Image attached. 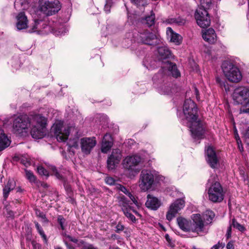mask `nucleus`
<instances>
[{"label": "nucleus", "mask_w": 249, "mask_h": 249, "mask_svg": "<svg viewBox=\"0 0 249 249\" xmlns=\"http://www.w3.org/2000/svg\"><path fill=\"white\" fill-rule=\"evenodd\" d=\"M122 159L121 151L118 149H113L111 154L107 160V167L109 169H113L118 164Z\"/></svg>", "instance_id": "17"}, {"label": "nucleus", "mask_w": 249, "mask_h": 249, "mask_svg": "<svg viewBox=\"0 0 249 249\" xmlns=\"http://www.w3.org/2000/svg\"><path fill=\"white\" fill-rule=\"evenodd\" d=\"M141 161V158L138 155L127 156L123 160V165L125 169L129 171H134L137 173L139 172V170L136 169L135 167L139 165Z\"/></svg>", "instance_id": "14"}, {"label": "nucleus", "mask_w": 249, "mask_h": 249, "mask_svg": "<svg viewBox=\"0 0 249 249\" xmlns=\"http://www.w3.org/2000/svg\"><path fill=\"white\" fill-rule=\"evenodd\" d=\"M220 247V245L218 244H217V245H215L214 246H213L211 249H218Z\"/></svg>", "instance_id": "58"}, {"label": "nucleus", "mask_w": 249, "mask_h": 249, "mask_svg": "<svg viewBox=\"0 0 249 249\" xmlns=\"http://www.w3.org/2000/svg\"><path fill=\"white\" fill-rule=\"evenodd\" d=\"M22 4V2H20L19 0H16L15 2V6L16 7V6H17L18 4Z\"/></svg>", "instance_id": "59"}, {"label": "nucleus", "mask_w": 249, "mask_h": 249, "mask_svg": "<svg viewBox=\"0 0 249 249\" xmlns=\"http://www.w3.org/2000/svg\"><path fill=\"white\" fill-rule=\"evenodd\" d=\"M38 173L41 176H48V171L41 166H39L37 168Z\"/></svg>", "instance_id": "41"}, {"label": "nucleus", "mask_w": 249, "mask_h": 249, "mask_svg": "<svg viewBox=\"0 0 249 249\" xmlns=\"http://www.w3.org/2000/svg\"><path fill=\"white\" fill-rule=\"evenodd\" d=\"M89 249H98L96 247H94V246L91 244V247H90Z\"/></svg>", "instance_id": "62"}, {"label": "nucleus", "mask_w": 249, "mask_h": 249, "mask_svg": "<svg viewBox=\"0 0 249 249\" xmlns=\"http://www.w3.org/2000/svg\"><path fill=\"white\" fill-rule=\"evenodd\" d=\"M154 181V177L151 171L144 170L141 172L139 186L143 191L149 189Z\"/></svg>", "instance_id": "8"}, {"label": "nucleus", "mask_w": 249, "mask_h": 249, "mask_svg": "<svg viewBox=\"0 0 249 249\" xmlns=\"http://www.w3.org/2000/svg\"><path fill=\"white\" fill-rule=\"evenodd\" d=\"M239 150L240 152H242L243 151V147L241 144V141L240 139H237V142Z\"/></svg>", "instance_id": "54"}, {"label": "nucleus", "mask_w": 249, "mask_h": 249, "mask_svg": "<svg viewBox=\"0 0 249 249\" xmlns=\"http://www.w3.org/2000/svg\"><path fill=\"white\" fill-rule=\"evenodd\" d=\"M40 11L47 16H51L57 13L61 8L58 0H39Z\"/></svg>", "instance_id": "6"}, {"label": "nucleus", "mask_w": 249, "mask_h": 249, "mask_svg": "<svg viewBox=\"0 0 249 249\" xmlns=\"http://www.w3.org/2000/svg\"><path fill=\"white\" fill-rule=\"evenodd\" d=\"M203 39L210 44L214 43L217 40V36L215 31L212 28H209L202 32Z\"/></svg>", "instance_id": "22"}, {"label": "nucleus", "mask_w": 249, "mask_h": 249, "mask_svg": "<svg viewBox=\"0 0 249 249\" xmlns=\"http://www.w3.org/2000/svg\"><path fill=\"white\" fill-rule=\"evenodd\" d=\"M162 73H164L165 75L172 74V75L175 77H178L180 75L176 65L175 64L170 62L168 60H166L164 62V65L162 66L161 70L154 77V79L155 80L159 76H161Z\"/></svg>", "instance_id": "11"}, {"label": "nucleus", "mask_w": 249, "mask_h": 249, "mask_svg": "<svg viewBox=\"0 0 249 249\" xmlns=\"http://www.w3.org/2000/svg\"><path fill=\"white\" fill-rule=\"evenodd\" d=\"M177 221L178 227L182 231L185 232L192 231L191 220L179 216L177 218Z\"/></svg>", "instance_id": "21"}, {"label": "nucleus", "mask_w": 249, "mask_h": 249, "mask_svg": "<svg viewBox=\"0 0 249 249\" xmlns=\"http://www.w3.org/2000/svg\"><path fill=\"white\" fill-rule=\"evenodd\" d=\"M117 189L128 196L132 201L137 206H139V204L135 197L124 186L122 185L118 184L116 186Z\"/></svg>", "instance_id": "29"}, {"label": "nucleus", "mask_w": 249, "mask_h": 249, "mask_svg": "<svg viewBox=\"0 0 249 249\" xmlns=\"http://www.w3.org/2000/svg\"><path fill=\"white\" fill-rule=\"evenodd\" d=\"M25 176L26 178L31 183H35L36 181V178L35 176L34 175L33 172L31 171L28 170L27 169L25 170Z\"/></svg>", "instance_id": "35"}, {"label": "nucleus", "mask_w": 249, "mask_h": 249, "mask_svg": "<svg viewBox=\"0 0 249 249\" xmlns=\"http://www.w3.org/2000/svg\"><path fill=\"white\" fill-rule=\"evenodd\" d=\"M11 143L7 135L2 129H0V151L8 147Z\"/></svg>", "instance_id": "26"}, {"label": "nucleus", "mask_w": 249, "mask_h": 249, "mask_svg": "<svg viewBox=\"0 0 249 249\" xmlns=\"http://www.w3.org/2000/svg\"><path fill=\"white\" fill-rule=\"evenodd\" d=\"M9 188L8 187H6V186L3 189V196L5 198H7L9 192L13 190L12 189H8Z\"/></svg>", "instance_id": "49"}, {"label": "nucleus", "mask_w": 249, "mask_h": 249, "mask_svg": "<svg viewBox=\"0 0 249 249\" xmlns=\"http://www.w3.org/2000/svg\"><path fill=\"white\" fill-rule=\"evenodd\" d=\"M113 3L112 0H107L106 4L105 6V11L107 13H108L110 12V7Z\"/></svg>", "instance_id": "43"}, {"label": "nucleus", "mask_w": 249, "mask_h": 249, "mask_svg": "<svg viewBox=\"0 0 249 249\" xmlns=\"http://www.w3.org/2000/svg\"><path fill=\"white\" fill-rule=\"evenodd\" d=\"M206 160L208 164L212 168H216L218 164V159L213 148L210 146H208L206 150Z\"/></svg>", "instance_id": "18"}, {"label": "nucleus", "mask_w": 249, "mask_h": 249, "mask_svg": "<svg viewBox=\"0 0 249 249\" xmlns=\"http://www.w3.org/2000/svg\"><path fill=\"white\" fill-rule=\"evenodd\" d=\"M16 183L15 181L13 179H10L8 180L6 186L8 187V189H12L13 190L15 187Z\"/></svg>", "instance_id": "46"}, {"label": "nucleus", "mask_w": 249, "mask_h": 249, "mask_svg": "<svg viewBox=\"0 0 249 249\" xmlns=\"http://www.w3.org/2000/svg\"><path fill=\"white\" fill-rule=\"evenodd\" d=\"M97 143L96 138L92 137H84L80 140L81 152L85 155H89Z\"/></svg>", "instance_id": "13"}, {"label": "nucleus", "mask_w": 249, "mask_h": 249, "mask_svg": "<svg viewBox=\"0 0 249 249\" xmlns=\"http://www.w3.org/2000/svg\"><path fill=\"white\" fill-rule=\"evenodd\" d=\"M57 222L60 226L61 229L62 230H65L67 226V222L66 219L62 215L58 216Z\"/></svg>", "instance_id": "36"}, {"label": "nucleus", "mask_w": 249, "mask_h": 249, "mask_svg": "<svg viewBox=\"0 0 249 249\" xmlns=\"http://www.w3.org/2000/svg\"><path fill=\"white\" fill-rule=\"evenodd\" d=\"M215 214L214 213L210 210L206 211L203 214L202 218L206 224L211 223L212 220L214 218Z\"/></svg>", "instance_id": "31"}, {"label": "nucleus", "mask_w": 249, "mask_h": 249, "mask_svg": "<svg viewBox=\"0 0 249 249\" xmlns=\"http://www.w3.org/2000/svg\"><path fill=\"white\" fill-rule=\"evenodd\" d=\"M185 202L182 199H178L172 203L166 213V219L171 221L177 213L184 207Z\"/></svg>", "instance_id": "15"}, {"label": "nucleus", "mask_w": 249, "mask_h": 249, "mask_svg": "<svg viewBox=\"0 0 249 249\" xmlns=\"http://www.w3.org/2000/svg\"><path fill=\"white\" fill-rule=\"evenodd\" d=\"M36 214L37 216L41 217L44 219L45 221H47L46 216L43 213H41L40 211H36Z\"/></svg>", "instance_id": "52"}, {"label": "nucleus", "mask_w": 249, "mask_h": 249, "mask_svg": "<svg viewBox=\"0 0 249 249\" xmlns=\"http://www.w3.org/2000/svg\"><path fill=\"white\" fill-rule=\"evenodd\" d=\"M52 130L54 131L56 139L59 142H65L66 141L71 132L76 130L73 126L64 125L63 122L58 121L55 122L52 127Z\"/></svg>", "instance_id": "5"}, {"label": "nucleus", "mask_w": 249, "mask_h": 249, "mask_svg": "<svg viewBox=\"0 0 249 249\" xmlns=\"http://www.w3.org/2000/svg\"><path fill=\"white\" fill-rule=\"evenodd\" d=\"M77 244V246L80 249H89L91 247V244L85 242L83 240H78L77 239V242H75Z\"/></svg>", "instance_id": "33"}, {"label": "nucleus", "mask_w": 249, "mask_h": 249, "mask_svg": "<svg viewBox=\"0 0 249 249\" xmlns=\"http://www.w3.org/2000/svg\"><path fill=\"white\" fill-rule=\"evenodd\" d=\"M47 27L44 22L39 20H36L34 21L33 25L32 26L30 32H41L42 29H44Z\"/></svg>", "instance_id": "28"}, {"label": "nucleus", "mask_w": 249, "mask_h": 249, "mask_svg": "<svg viewBox=\"0 0 249 249\" xmlns=\"http://www.w3.org/2000/svg\"><path fill=\"white\" fill-rule=\"evenodd\" d=\"M135 37L138 42L149 45H156L160 41L155 34L147 31L139 33Z\"/></svg>", "instance_id": "9"}, {"label": "nucleus", "mask_w": 249, "mask_h": 249, "mask_svg": "<svg viewBox=\"0 0 249 249\" xmlns=\"http://www.w3.org/2000/svg\"><path fill=\"white\" fill-rule=\"evenodd\" d=\"M119 204L122 207V211L124 215L132 221H135V217L130 212L131 208L129 206L127 201L124 196L121 197Z\"/></svg>", "instance_id": "20"}, {"label": "nucleus", "mask_w": 249, "mask_h": 249, "mask_svg": "<svg viewBox=\"0 0 249 249\" xmlns=\"http://www.w3.org/2000/svg\"><path fill=\"white\" fill-rule=\"evenodd\" d=\"M231 225L233 227L237 229L239 231L242 232L245 231L246 230L245 228L243 225L238 223L234 218L232 219V220Z\"/></svg>", "instance_id": "39"}, {"label": "nucleus", "mask_w": 249, "mask_h": 249, "mask_svg": "<svg viewBox=\"0 0 249 249\" xmlns=\"http://www.w3.org/2000/svg\"><path fill=\"white\" fill-rule=\"evenodd\" d=\"M131 1L137 6H144L146 5L145 0H131Z\"/></svg>", "instance_id": "42"}, {"label": "nucleus", "mask_w": 249, "mask_h": 249, "mask_svg": "<svg viewBox=\"0 0 249 249\" xmlns=\"http://www.w3.org/2000/svg\"><path fill=\"white\" fill-rule=\"evenodd\" d=\"M159 58L160 60L166 59L171 56V52L167 47L161 46L158 48Z\"/></svg>", "instance_id": "27"}, {"label": "nucleus", "mask_w": 249, "mask_h": 249, "mask_svg": "<svg viewBox=\"0 0 249 249\" xmlns=\"http://www.w3.org/2000/svg\"><path fill=\"white\" fill-rule=\"evenodd\" d=\"M109 249H120L119 248H118V247H116V248H111V247H110Z\"/></svg>", "instance_id": "63"}, {"label": "nucleus", "mask_w": 249, "mask_h": 249, "mask_svg": "<svg viewBox=\"0 0 249 249\" xmlns=\"http://www.w3.org/2000/svg\"><path fill=\"white\" fill-rule=\"evenodd\" d=\"M19 160L25 166H29L31 164V160L28 155L21 156Z\"/></svg>", "instance_id": "34"}, {"label": "nucleus", "mask_w": 249, "mask_h": 249, "mask_svg": "<svg viewBox=\"0 0 249 249\" xmlns=\"http://www.w3.org/2000/svg\"><path fill=\"white\" fill-rule=\"evenodd\" d=\"M227 249H234V246L232 243L229 242L227 245Z\"/></svg>", "instance_id": "57"}, {"label": "nucleus", "mask_w": 249, "mask_h": 249, "mask_svg": "<svg viewBox=\"0 0 249 249\" xmlns=\"http://www.w3.org/2000/svg\"><path fill=\"white\" fill-rule=\"evenodd\" d=\"M245 108H241V112L243 113H249V102H247L245 106Z\"/></svg>", "instance_id": "51"}, {"label": "nucleus", "mask_w": 249, "mask_h": 249, "mask_svg": "<svg viewBox=\"0 0 249 249\" xmlns=\"http://www.w3.org/2000/svg\"><path fill=\"white\" fill-rule=\"evenodd\" d=\"M65 245L68 249H76L75 248L73 247L71 244H69L67 241L65 240Z\"/></svg>", "instance_id": "56"}, {"label": "nucleus", "mask_w": 249, "mask_h": 249, "mask_svg": "<svg viewBox=\"0 0 249 249\" xmlns=\"http://www.w3.org/2000/svg\"><path fill=\"white\" fill-rule=\"evenodd\" d=\"M198 93H199V91H198V89L196 88H195V93H196V96L197 98H198Z\"/></svg>", "instance_id": "60"}, {"label": "nucleus", "mask_w": 249, "mask_h": 249, "mask_svg": "<svg viewBox=\"0 0 249 249\" xmlns=\"http://www.w3.org/2000/svg\"><path fill=\"white\" fill-rule=\"evenodd\" d=\"M161 205V202L157 197L151 195L147 196V200L145 202V206L148 209L152 210H157Z\"/></svg>", "instance_id": "19"}, {"label": "nucleus", "mask_w": 249, "mask_h": 249, "mask_svg": "<svg viewBox=\"0 0 249 249\" xmlns=\"http://www.w3.org/2000/svg\"><path fill=\"white\" fill-rule=\"evenodd\" d=\"M16 26L18 30L26 29L28 27V20L24 12H20L17 17Z\"/></svg>", "instance_id": "24"}, {"label": "nucleus", "mask_w": 249, "mask_h": 249, "mask_svg": "<svg viewBox=\"0 0 249 249\" xmlns=\"http://www.w3.org/2000/svg\"><path fill=\"white\" fill-rule=\"evenodd\" d=\"M200 3L203 8L209 7L212 3V0H200Z\"/></svg>", "instance_id": "44"}, {"label": "nucleus", "mask_w": 249, "mask_h": 249, "mask_svg": "<svg viewBox=\"0 0 249 249\" xmlns=\"http://www.w3.org/2000/svg\"><path fill=\"white\" fill-rule=\"evenodd\" d=\"M223 73L228 81L232 83H238L242 79L240 70L232 63L224 61L222 65Z\"/></svg>", "instance_id": "4"}, {"label": "nucleus", "mask_w": 249, "mask_h": 249, "mask_svg": "<svg viewBox=\"0 0 249 249\" xmlns=\"http://www.w3.org/2000/svg\"><path fill=\"white\" fill-rule=\"evenodd\" d=\"M245 142L249 145V129L247 130L244 136Z\"/></svg>", "instance_id": "48"}, {"label": "nucleus", "mask_w": 249, "mask_h": 249, "mask_svg": "<svg viewBox=\"0 0 249 249\" xmlns=\"http://www.w3.org/2000/svg\"><path fill=\"white\" fill-rule=\"evenodd\" d=\"M235 138L236 139V142H237V139H240L239 136H238V134H235Z\"/></svg>", "instance_id": "61"}, {"label": "nucleus", "mask_w": 249, "mask_h": 249, "mask_svg": "<svg viewBox=\"0 0 249 249\" xmlns=\"http://www.w3.org/2000/svg\"><path fill=\"white\" fill-rule=\"evenodd\" d=\"M195 18L197 24L201 28H206L210 26L211 19L207 11L200 8L197 9L195 14Z\"/></svg>", "instance_id": "10"}, {"label": "nucleus", "mask_w": 249, "mask_h": 249, "mask_svg": "<svg viewBox=\"0 0 249 249\" xmlns=\"http://www.w3.org/2000/svg\"><path fill=\"white\" fill-rule=\"evenodd\" d=\"M215 176H211L208 182L212 184L208 189L209 199L213 202H221L224 198L226 191L224 189L221 184L214 181Z\"/></svg>", "instance_id": "3"}, {"label": "nucleus", "mask_w": 249, "mask_h": 249, "mask_svg": "<svg viewBox=\"0 0 249 249\" xmlns=\"http://www.w3.org/2000/svg\"><path fill=\"white\" fill-rule=\"evenodd\" d=\"M29 126V117L26 115L17 116L13 121V129L15 133L20 134L26 132Z\"/></svg>", "instance_id": "7"}, {"label": "nucleus", "mask_w": 249, "mask_h": 249, "mask_svg": "<svg viewBox=\"0 0 249 249\" xmlns=\"http://www.w3.org/2000/svg\"><path fill=\"white\" fill-rule=\"evenodd\" d=\"M62 235L63 237V241L64 243H65V240L68 241V240H69V241H71L73 243L77 242L76 238H75L74 237H72V236L66 234L65 232L63 233L62 234Z\"/></svg>", "instance_id": "40"}, {"label": "nucleus", "mask_w": 249, "mask_h": 249, "mask_svg": "<svg viewBox=\"0 0 249 249\" xmlns=\"http://www.w3.org/2000/svg\"><path fill=\"white\" fill-rule=\"evenodd\" d=\"M192 232L199 233L203 231L205 223L199 213L193 214L191 216Z\"/></svg>", "instance_id": "16"}, {"label": "nucleus", "mask_w": 249, "mask_h": 249, "mask_svg": "<svg viewBox=\"0 0 249 249\" xmlns=\"http://www.w3.org/2000/svg\"><path fill=\"white\" fill-rule=\"evenodd\" d=\"M231 224L228 227L227 230V233L226 234V236L228 238H230L231 236Z\"/></svg>", "instance_id": "55"}, {"label": "nucleus", "mask_w": 249, "mask_h": 249, "mask_svg": "<svg viewBox=\"0 0 249 249\" xmlns=\"http://www.w3.org/2000/svg\"><path fill=\"white\" fill-rule=\"evenodd\" d=\"M112 144L113 142L111 136L107 133L105 135L102 143V152L104 153H107L110 149Z\"/></svg>", "instance_id": "23"}, {"label": "nucleus", "mask_w": 249, "mask_h": 249, "mask_svg": "<svg viewBox=\"0 0 249 249\" xmlns=\"http://www.w3.org/2000/svg\"><path fill=\"white\" fill-rule=\"evenodd\" d=\"M34 223L36 226V228L38 233L41 236V237L43 238L45 242H47V237L46 235L45 234L44 231L41 228V227L40 226L39 223L36 221L34 222Z\"/></svg>", "instance_id": "37"}, {"label": "nucleus", "mask_w": 249, "mask_h": 249, "mask_svg": "<svg viewBox=\"0 0 249 249\" xmlns=\"http://www.w3.org/2000/svg\"><path fill=\"white\" fill-rule=\"evenodd\" d=\"M155 14L152 12L150 15L146 16L144 20V22L150 27L153 25L155 23Z\"/></svg>", "instance_id": "32"}, {"label": "nucleus", "mask_w": 249, "mask_h": 249, "mask_svg": "<svg viewBox=\"0 0 249 249\" xmlns=\"http://www.w3.org/2000/svg\"><path fill=\"white\" fill-rule=\"evenodd\" d=\"M166 33L171 42L176 45L181 44L182 42V37L179 34L174 32L171 27L167 28Z\"/></svg>", "instance_id": "25"}, {"label": "nucleus", "mask_w": 249, "mask_h": 249, "mask_svg": "<svg viewBox=\"0 0 249 249\" xmlns=\"http://www.w3.org/2000/svg\"><path fill=\"white\" fill-rule=\"evenodd\" d=\"M29 117L30 126H31V134L34 139H39L45 135L47 120L40 114L31 115Z\"/></svg>", "instance_id": "2"}, {"label": "nucleus", "mask_w": 249, "mask_h": 249, "mask_svg": "<svg viewBox=\"0 0 249 249\" xmlns=\"http://www.w3.org/2000/svg\"><path fill=\"white\" fill-rule=\"evenodd\" d=\"M51 169L53 172V175H54L57 178L60 179L62 178V176L58 172L56 168L54 166H52Z\"/></svg>", "instance_id": "45"}, {"label": "nucleus", "mask_w": 249, "mask_h": 249, "mask_svg": "<svg viewBox=\"0 0 249 249\" xmlns=\"http://www.w3.org/2000/svg\"><path fill=\"white\" fill-rule=\"evenodd\" d=\"M124 229V226L120 223H118L116 227V231L117 232H120V231H123Z\"/></svg>", "instance_id": "50"}, {"label": "nucleus", "mask_w": 249, "mask_h": 249, "mask_svg": "<svg viewBox=\"0 0 249 249\" xmlns=\"http://www.w3.org/2000/svg\"><path fill=\"white\" fill-rule=\"evenodd\" d=\"M55 249H62L61 247L57 246L55 247Z\"/></svg>", "instance_id": "64"}, {"label": "nucleus", "mask_w": 249, "mask_h": 249, "mask_svg": "<svg viewBox=\"0 0 249 249\" xmlns=\"http://www.w3.org/2000/svg\"><path fill=\"white\" fill-rule=\"evenodd\" d=\"M31 245L33 247V249H39L40 248V245L39 244L37 243L35 241H32L31 242Z\"/></svg>", "instance_id": "53"}, {"label": "nucleus", "mask_w": 249, "mask_h": 249, "mask_svg": "<svg viewBox=\"0 0 249 249\" xmlns=\"http://www.w3.org/2000/svg\"><path fill=\"white\" fill-rule=\"evenodd\" d=\"M68 145L69 148H78L79 144L78 139L77 138L70 139L68 142Z\"/></svg>", "instance_id": "38"}, {"label": "nucleus", "mask_w": 249, "mask_h": 249, "mask_svg": "<svg viewBox=\"0 0 249 249\" xmlns=\"http://www.w3.org/2000/svg\"><path fill=\"white\" fill-rule=\"evenodd\" d=\"M105 182L107 184L112 185L115 184V180L111 177H107L105 178Z\"/></svg>", "instance_id": "47"}, {"label": "nucleus", "mask_w": 249, "mask_h": 249, "mask_svg": "<svg viewBox=\"0 0 249 249\" xmlns=\"http://www.w3.org/2000/svg\"><path fill=\"white\" fill-rule=\"evenodd\" d=\"M183 110L193 137L196 139H202L205 130L203 123L198 119L196 104L191 99H187L184 102Z\"/></svg>", "instance_id": "1"}, {"label": "nucleus", "mask_w": 249, "mask_h": 249, "mask_svg": "<svg viewBox=\"0 0 249 249\" xmlns=\"http://www.w3.org/2000/svg\"><path fill=\"white\" fill-rule=\"evenodd\" d=\"M249 98V89L247 87H241L235 89L232 98L237 104H243Z\"/></svg>", "instance_id": "12"}, {"label": "nucleus", "mask_w": 249, "mask_h": 249, "mask_svg": "<svg viewBox=\"0 0 249 249\" xmlns=\"http://www.w3.org/2000/svg\"><path fill=\"white\" fill-rule=\"evenodd\" d=\"M166 22L169 24L181 26L185 24L186 20L182 18L178 17L177 18H169L166 20Z\"/></svg>", "instance_id": "30"}]
</instances>
